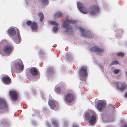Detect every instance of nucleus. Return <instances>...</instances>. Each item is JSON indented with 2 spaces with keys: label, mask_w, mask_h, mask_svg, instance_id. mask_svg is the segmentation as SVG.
I'll list each match as a JSON object with an SVG mask.
<instances>
[{
  "label": "nucleus",
  "mask_w": 127,
  "mask_h": 127,
  "mask_svg": "<svg viewBox=\"0 0 127 127\" xmlns=\"http://www.w3.org/2000/svg\"><path fill=\"white\" fill-rule=\"evenodd\" d=\"M78 8L79 11L84 14L89 13L92 17H94L98 14L100 11V8L97 5H93L88 9L81 3L78 2L77 3Z\"/></svg>",
  "instance_id": "f257e3e1"
},
{
  "label": "nucleus",
  "mask_w": 127,
  "mask_h": 127,
  "mask_svg": "<svg viewBox=\"0 0 127 127\" xmlns=\"http://www.w3.org/2000/svg\"><path fill=\"white\" fill-rule=\"evenodd\" d=\"M65 19L66 21H64L63 24V29L66 33L71 34L72 33L73 30L72 28L69 26V24H75L77 21L73 19H69L66 17Z\"/></svg>",
  "instance_id": "f03ea898"
},
{
  "label": "nucleus",
  "mask_w": 127,
  "mask_h": 127,
  "mask_svg": "<svg viewBox=\"0 0 127 127\" xmlns=\"http://www.w3.org/2000/svg\"><path fill=\"white\" fill-rule=\"evenodd\" d=\"M7 33L12 39L21 40L19 32L14 28L10 27L7 30Z\"/></svg>",
  "instance_id": "7ed1b4c3"
},
{
  "label": "nucleus",
  "mask_w": 127,
  "mask_h": 127,
  "mask_svg": "<svg viewBox=\"0 0 127 127\" xmlns=\"http://www.w3.org/2000/svg\"><path fill=\"white\" fill-rule=\"evenodd\" d=\"M76 27L78 28L77 27ZM78 28L82 36L90 39H94L96 37V36L90 31L85 29L81 27H79Z\"/></svg>",
  "instance_id": "20e7f679"
},
{
  "label": "nucleus",
  "mask_w": 127,
  "mask_h": 127,
  "mask_svg": "<svg viewBox=\"0 0 127 127\" xmlns=\"http://www.w3.org/2000/svg\"><path fill=\"white\" fill-rule=\"evenodd\" d=\"M79 73L81 79L83 80L82 78H85L88 76L87 68L84 66L81 67L79 70Z\"/></svg>",
  "instance_id": "39448f33"
},
{
  "label": "nucleus",
  "mask_w": 127,
  "mask_h": 127,
  "mask_svg": "<svg viewBox=\"0 0 127 127\" xmlns=\"http://www.w3.org/2000/svg\"><path fill=\"white\" fill-rule=\"evenodd\" d=\"M14 49L12 45L10 44H7L3 47V50L5 54H10Z\"/></svg>",
  "instance_id": "423d86ee"
},
{
  "label": "nucleus",
  "mask_w": 127,
  "mask_h": 127,
  "mask_svg": "<svg viewBox=\"0 0 127 127\" xmlns=\"http://www.w3.org/2000/svg\"><path fill=\"white\" fill-rule=\"evenodd\" d=\"M85 116L86 119L89 121L91 125H93L95 123L96 121V118L95 116L92 115L90 117V113H86L85 114Z\"/></svg>",
  "instance_id": "0eeeda50"
},
{
  "label": "nucleus",
  "mask_w": 127,
  "mask_h": 127,
  "mask_svg": "<svg viewBox=\"0 0 127 127\" xmlns=\"http://www.w3.org/2000/svg\"><path fill=\"white\" fill-rule=\"evenodd\" d=\"M9 94L11 100L14 101H17L18 98V93L15 91H10Z\"/></svg>",
  "instance_id": "6e6552de"
},
{
  "label": "nucleus",
  "mask_w": 127,
  "mask_h": 127,
  "mask_svg": "<svg viewBox=\"0 0 127 127\" xmlns=\"http://www.w3.org/2000/svg\"><path fill=\"white\" fill-rule=\"evenodd\" d=\"M74 99V96L73 95L70 93L67 94L64 97L65 100L68 103H70L72 102Z\"/></svg>",
  "instance_id": "1a4fd4ad"
},
{
  "label": "nucleus",
  "mask_w": 127,
  "mask_h": 127,
  "mask_svg": "<svg viewBox=\"0 0 127 127\" xmlns=\"http://www.w3.org/2000/svg\"><path fill=\"white\" fill-rule=\"evenodd\" d=\"M106 102L103 101L99 102L97 105V108L99 111L101 112L105 106Z\"/></svg>",
  "instance_id": "9d476101"
},
{
  "label": "nucleus",
  "mask_w": 127,
  "mask_h": 127,
  "mask_svg": "<svg viewBox=\"0 0 127 127\" xmlns=\"http://www.w3.org/2000/svg\"><path fill=\"white\" fill-rule=\"evenodd\" d=\"M91 50L94 52H96L97 53H102L104 52V50L98 47L95 46L91 48Z\"/></svg>",
  "instance_id": "9b49d317"
},
{
  "label": "nucleus",
  "mask_w": 127,
  "mask_h": 127,
  "mask_svg": "<svg viewBox=\"0 0 127 127\" xmlns=\"http://www.w3.org/2000/svg\"><path fill=\"white\" fill-rule=\"evenodd\" d=\"M15 66L17 69L19 70H22L24 67L21 61L15 64Z\"/></svg>",
  "instance_id": "f8f14e48"
},
{
  "label": "nucleus",
  "mask_w": 127,
  "mask_h": 127,
  "mask_svg": "<svg viewBox=\"0 0 127 127\" xmlns=\"http://www.w3.org/2000/svg\"><path fill=\"white\" fill-rule=\"evenodd\" d=\"M7 106L6 101L2 99H0V109L7 108Z\"/></svg>",
  "instance_id": "ddd939ff"
},
{
  "label": "nucleus",
  "mask_w": 127,
  "mask_h": 127,
  "mask_svg": "<svg viewBox=\"0 0 127 127\" xmlns=\"http://www.w3.org/2000/svg\"><path fill=\"white\" fill-rule=\"evenodd\" d=\"M30 72L31 73L33 76H36L38 73V71L37 69L35 67L31 68L30 70Z\"/></svg>",
  "instance_id": "4468645a"
},
{
  "label": "nucleus",
  "mask_w": 127,
  "mask_h": 127,
  "mask_svg": "<svg viewBox=\"0 0 127 127\" xmlns=\"http://www.w3.org/2000/svg\"><path fill=\"white\" fill-rule=\"evenodd\" d=\"M3 80L4 83L6 84H9L11 82V79L8 76L4 77L3 78Z\"/></svg>",
  "instance_id": "2eb2a0df"
},
{
  "label": "nucleus",
  "mask_w": 127,
  "mask_h": 127,
  "mask_svg": "<svg viewBox=\"0 0 127 127\" xmlns=\"http://www.w3.org/2000/svg\"><path fill=\"white\" fill-rule=\"evenodd\" d=\"M31 29L32 32H35L37 29V25L35 22H32L31 26Z\"/></svg>",
  "instance_id": "dca6fc26"
},
{
  "label": "nucleus",
  "mask_w": 127,
  "mask_h": 127,
  "mask_svg": "<svg viewBox=\"0 0 127 127\" xmlns=\"http://www.w3.org/2000/svg\"><path fill=\"white\" fill-rule=\"evenodd\" d=\"M48 104L51 108L54 109L56 107V105L55 102L53 100H51L49 101Z\"/></svg>",
  "instance_id": "f3484780"
},
{
  "label": "nucleus",
  "mask_w": 127,
  "mask_h": 127,
  "mask_svg": "<svg viewBox=\"0 0 127 127\" xmlns=\"http://www.w3.org/2000/svg\"><path fill=\"white\" fill-rule=\"evenodd\" d=\"M126 84L124 82H123L120 83V86L119 87V89H120L121 91H123L126 89Z\"/></svg>",
  "instance_id": "a211bd4d"
},
{
  "label": "nucleus",
  "mask_w": 127,
  "mask_h": 127,
  "mask_svg": "<svg viewBox=\"0 0 127 127\" xmlns=\"http://www.w3.org/2000/svg\"><path fill=\"white\" fill-rule=\"evenodd\" d=\"M9 122L6 119H1L0 121V123L2 125H6L8 124Z\"/></svg>",
  "instance_id": "6ab92c4d"
},
{
  "label": "nucleus",
  "mask_w": 127,
  "mask_h": 127,
  "mask_svg": "<svg viewBox=\"0 0 127 127\" xmlns=\"http://www.w3.org/2000/svg\"><path fill=\"white\" fill-rule=\"evenodd\" d=\"M52 124L55 127H58L59 126L58 123L57 121L54 119H53L52 121Z\"/></svg>",
  "instance_id": "aec40b11"
},
{
  "label": "nucleus",
  "mask_w": 127,
  "mask_h": 127,
  "mask_svg": "<svg viewBox=\"0 0 127 127\" xmlns=\"http://www.w3.org/2000/svg\"><path fill=\"white\" fill-rule=\"evenodd\" d=\"M38 15L39 17L40 21L41 22H43L44 18V16L43 13H39L38 14Z\"/></svg>",
  "instance_id": "412c9836"
},
{
  "label": "nucleus",
  "mask_w": 127,
  "mask_h": 127,
  "mask_svg": "<svg viewBox=\"0 0 127 127\" xmlns=\"http://www.w3.org/2000/svg\"><path fill=\"white\" fill-rule=\"evenodd\" d=\"M51 25H54L55 26H56V25H58V24L56 22L53 21H49L48 22Z\"/></svg>",
  "instance_id": "4be33fe9"
},
{
  "label": "nucleus",
  "mask_w": 127,
  "mask_h": 127,
  "mask_svg": "<svg viewBox=\"0 0 127 127\" xmlns=\"http://www.w3.org/2000/svg\"><path fill=\"white\" fill-rule=\"evenodd\" d=\"M58 25L54 26L53 28V31L54 33H57L58 32Z\"/></svg>",
  "instance_id": "5701e85b"
},
{
  "label": "nucleus",
  "mask_w": 127,
  "mask_h": 127,
  "mask_svg": "<svg viewBox=\"0 0 127 127\" xmlns=\"http://www.w3.org/2000/svg\"><path fill=\"white\" fill-rule=\"evenodd\" d=\"M61 15V13L59 12H57L55 14L54 17L55 18H59V16Z\"/></svg>",
  "instance_id": "b1692460"
},
{
  "label": "nucleus",
  "mask_w": 127,
  "mask_h": 127,
  "mask_svg": "<svg viewBox=\"0 0 127 127\" xmlns=\"http://www.w3.org/2000/svg\"><path fill=\"white\" fill-rule=\"evenodd\" d=\"M114 86L116 87V88L119 89V83L117 82H115L113 84Z\"/></svg>",
  "instance_id": "393cba45"
},
{
  "label": "nucleus",
  "mask_w": 127,
  "mask_h": 127,
  "mask_svg": "<svg viewBox=\"0 0 127 127\" xmlns=\"http://www.w3.org/2000/svg\"><path fill=\"white\" fill-rule=\"evenodd\" d=\"M61 88L60 87H59L56 88V92H57L58 94H60L61 93Z\"/></svg>",
  "instance_id": "a878e982"
},
{
  "label": "nucleus",
  "mask_w": 127,
  "mask_h": 127,
  "mask_svg": "<svg viewBox=\"0 0 127 127\" xmlns=\"http://www.w3.org/2000/svg\"><path fill=\"white\" fill-rule=\"evenodd\" d=\"M124 54L122 52H120L117 54V56L119 57H123L124 56Z\"/></svg>",
  "instance_id": "bb28decb"
},
{
  "label": "nucleus",
  "mask_w": 127,
  "mask_h": 127,
  "mask_svg": "<svg viewBox=\"0 0 127 127\" xmlns=\"http://www.w3.org/2000/svg\"><path fill=\"white\" fill-rule=\"evenodd\" d=\"M118 64V61H113L112 63H111L110 64V65H112L115 64Z\"/></svg>",
  "instance_id": "cd10ccee"
},
{
  "label": "nucleus",
  "mask_w": 127,
  "mask_h": 127,
  "mask_svg": "<svg viewBox=\"0 0 127 127\" xmlns=\"http://www.w3.org/2000/svg\"><path fill=\"white\" fill-rule=\"evenodd\" d=\"M32 23V22L30 20H29L27 22V24L28 26H31Z\"/></svg>",
  "instance_id": "c85d7f7f"
},
{
  "label": "nucleus",
  "mask_w": 127,
  "mask_h": 127,
  "mask_svg": "<svg viewBox=\"0 0 127 127\" xmlns=\"http://www.w3.org/2000/svg\"><path fill=\"white\" fill-rule=\"evenodd\" d=\"M114 71L115 74H118L119 72V70L117 69H115L114 70Z\"/></svg>",
  "instance_id": "c756f323"
},
{
  "label": "nucleus",
  "mask_w": 127,
  "mask_h": 127,
  "mask_svg": "<svg viewBox=\"0 0 127 127\" xmlns=\"http://www.w3.org/2000/svg\"><path fill=\"white\" fill-rule=\"evenodd\" d=\"M14 41L16 43L19 44L21 42V40H14Z\"/></svg>",
  "instance_id": "7c9ffc66"
},
{
  "label": "nucleus",
  "mask_w": 127,
  "mask_h": 127,
  "mask_svg": "<svg viewBox=\"0 0 127 127\" xmlns=\"http://www.w3.org/2000/svg\"><path fill=\"white\" fill-rule=\"evenodd\" d=\"M46 125L48 127H50V125L48 122L46 123Z\"/></svg>",
  "instance_id": "2f4dec72"
},
{
  "label": "nucleus",
  "mask_w": 127,
  "mask_h": 127,
  "mask_svg": "<svg viewBox=\"0 0 127 127\" xmlns=\"http://www.w3.org/2000/svg\"><path fill=\"white\" fill-rule=\"evenodd\" d=\"M73 127H78L76 125H73Z\"/></svg>",
  "instance_id": "473e14b6"
},
{
  "label": "nucleus",
  "mask_w": 127,
  "mask_h": 127,
  "mask_svg": "<svg viewBox=\"0 0 127 127\" xmlns=\"http://www.w3.org/2000/svg\"><path fill=\"white\" fill-rule=\"evenodd\" d=\"M125 96L126 97H127V93H126L125 95Z\"/></svg>",
  "instance_id": "72a5a7b5"
},
{
  "label": "nucleus",
  "mask_w": 127,
  "mask_h": 127,
  "mask_svg": "<svg viewBox=\"0 0 127 127\" xmlns=\"http://www.w3.org/2000/svg\"><path fill=\"white\" fill-rule=\"evenodd\" d=\"M123 127H127V125H124Z\"/></svg>",
  "instance_id": "f704fd0d"
},
{
  "label": "nucleus",
  "mask_w": 127,
  "mask_h": 127,
  "mask_svg": "<svg viewBox=\"0 0 127 127\" xmlns=\"http://www.w3.org/2000/svg\"><path fill=\"white\" fill-rule=\"evenodd\" d=\"M83 80H84V81H85V78H83Z\"/></svg>",
  "instance_id": "c9c22d12"
},
{
  "label": "nucleus",
  "mask_w": 127,
  "mask_h": 127,
  "mask_svg": "<svg viewBox=\"0 0 127 127\" xmlns=\"http://www.w3.org/2000/svg\"><path fill=\"white\" fill-rule=\"evenodd\" d=\"M126 75H127V71L126 72Z\"/></svg>",
  "instance_id": "e433bc0d"
}]
</instances>
